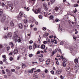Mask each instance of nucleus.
Segmentation results:
<instances>
[{
    "label": "nucleus",
    "mask_w": 79,
    "mask_h": 79,
    "mask_svg": "<svg viewBox=\"0 0 79 79\" xmlns=\"http://www.w3.org/2000/svg\"><path fill=\"white\" fill-rule=\"evenodd\" d=\"M24 15V13L22 11H20L19 13V15L17 16V18L19 20H21L23 17V15Z\"/></svg>",
    "instance_id": "obj_1"
},
{
    "label": "nucleus",
    "mask_w": 79,
    "mask_h": 79,
    "mask_svg": "<svg viewBox=\"0 0 79 79\" xmlns=\"http://www.w3.org/2000/svg\"><path fill=\"white\" fill-rule=\"evenodd\" d=\"M32 11L34 12L35 14H38V13H40V8H39L37 9H36L35 10H34V8H33L32 9Z\"/></svg>",
    "instance_id": "obj_2"
},
{
    "label": "nucleus",
    "mask_w": 79,
    "mask_h": 79,
    "mask_svg": "<svg viewBox=\"0 0 79 79\" xmlns=\"http://www.w3.org/2000/svg\"><path fill=\"white\" fill-rule=\"evenodd\" d=\"M1 21L2 23H4L5 19H6V15L5 14H3L1 17Z\"/></svg>",
    "instance_id": "obj_3"
},
{
    "label": "nucleus",
    "mask_w": 79,
    "mask_h": 79,
    "mask_svg": "<svg viewBox=\"0 0 79 79\" xmlns=\"http://www.w3.org/2000/svg\"><path fill=\"white\" fill-rule=\"evenodd\" d=\"M55 10L56 11H58L59 12L58 13L60 14H62V13H63V10H61L60 8H58L57 7H56L55 8Z\"/></svg>",
    "instance_id": "obj_4"
},
{
    "label": "nucleus",
    "mask_w": 79,
    "mask_h": 79,
    "mask_svg": "<svg viewBox=\"0 0 79 79\" xmlns=\"http://www.w3.org/2000/svg\"><path fill=\"white\" fill-rule=\"evenodd\" d=\"M2 57L3 58V61L5 62L6 61V55H3L2 56Z\"/></svg>",
    "instance_id": "obj_5"
},
{
    "label": "nucleus",
    "mask_w": 79,
    "mask_h": 79,
    "mask_svg": "<svg viewBox=\"0 0 79 79\" xmlns=\"http://www.w3.org/2000/svg\"><path fill=\"white\" fill-rule=\"evenodd\" d=\"M17 42L18 43H21V39L20 37H19L18 36H17Z\"/></svg>",
    "instance_id": "obj_6"
},
{
    "label": "nucleus",
    "mask_w": 79,
    "mask_h": 79,
    "mask_svg": "<svg viewBox=\"0 0 79 79\" xmlns=\"http://www.w3.org/2000/svg\"><path fill=\"white\" fill-rule=\"evenodd\" d=\"M48 34H49L48 33H46L43 35V37L45 38H48Z\"/></svg>",
    "instance_id": "obj_7"
},
{
    "label": "nucleus",
    "mask_w": 79,
    "mask_h": 79,
    "mask_svg": "<svg viewBox=\"0 0 79 79\" xmlns=\"http://www.w3.org/2000/svg\"><path fill=\"white\" fill-rule=\"evenodd\" d=\"M57 51H58V48L56 49L54 51H53L52 53V56L54 55H55V53L57 52Z\"/></svg>",
    "instance_id": "obj_8"
},
{
    "label": "nucleus",
    "mask_w": 79,
    "mask_h": 79,
    "mask_svg": "<svg viewBox=\"0 0 79 79\" xmlns=\"http://www.w3.org/2000/svg\"><path fill=\"white\" fill-rule=\"evenodd\" d=\"M51 40L52 43H54L55 44H57V42L56 41V40H55L54 39H52Z\"/></svg>",
    "instance_id": "obj_9"
},
{
    "label": "nucleus",
    "mask_w": 79,
    "mask_h": 79,
    "mask_svg": "<svg viewBox=\"0 0 79 79\" xmlns=\"http://www.w3.org/2000/svg\"><path fill=\"white\" fill-rule=\"evenodd\" d=\"M62 72V70H58L56 71V73L57 74H60Z\"/></svg>",
    "instance_id": "obj_10"
},
{
    "label": "nucleus",
    "mask_w": 79,
    "mask_h": 79,
    "mask_svg": "<svg viewBox=\"0 0 79 79\" xmlns=\"http://www.w3.org/2000/svg\"><path fill=\"white\" fill-rule=\"evenodd\" d=\"M18 49H15L13 53L14 54H16V53H18Z\"/></svg>",
    "instance_id": "obj_11"
},
{
    "label": "nucleus",
    "mask_w": 79,
    "mask_h": 79,
    "mask_svg": "<svg viewBox=\"0 0 79 79\" xmlns=\"http://www.w3.org/2000/svg\"><path fill=\"white\" fill-rule=\"evenodd\" d=\"M66 70L67 72H70L71 71V69L70 67H67Z\"/></svg>",
    "instance_id": "obj_12"
},
{
    "label": "nucleus",
    "mask_w": 79,
    "mask_h": 79,
    "mask_svg": "<svg viewBox=\"0 0 79 79\" xmlns=\"http://www.w3.org/2000/svg\"><path fill=\"white\" fill-rule=\"evenodd\" d=\"M59 27L58 28V31L59 32H61V31H63V29H62V28H60V25H59Z\"/></svg>",
    "instance_id": "obj_13"
},
{
    "label": "nucleus",
    "mask_w": 79,
    "mask_h": 79,
    "mask_svg": "<svg viewBox=\"0 0 79 79\" xmlns=\"http://www.w3.org/2000/svg\"><path fill=\"white\" fill-rule=\"evenodd\" d=\"M13 39L15 40V42H16L17 41V36L14 37L13 38Z\"/></svg>",
    "instance_id": "obj_14"
},
{
    "label": "nucleus",
    "mask_w": 79,
    "mask_h": 79,
    "mask_svg": "<svg viewBox=\"0 0 79 79\" xmlns=\"http://www.w3.org/2000/svg\"><path fill=\"white\" fill-rule=\"evenodd\" d=\"M7 36L8 37H12V34L11 32L7 34Z\"/></svg>",
    "instance_id": "obj_15"
},
{
    "label": "nucleus",
    "mask_w": 79,
    "mask_h": 79,
    "mask_svg": "<svg viewBox=\"0 0 79 79\" xmlns=\"http://www.w3.org/2000/svg\"><path fill=\"white\" fill-rule=\"evenodd\" d=\"M53 18H54V17L53 15H51L49 17V19L50 20H51V19L53 20Z\"/></svg>",
    "instance_id": "obj_16"
},
{
    "label": "nucleus",
    "mask_w": 79,
    "mask_h": 79,
    "mask_svg": "<svg viewBox=\"0 0 79 79\" xmlns=\"http://www.w3.org/2000/svg\"><path fill=\"white\" fill-rule=\"evenodd\" d=\"M19 27L20 29H23V24L21 23H20L19 24Z\"/></svg>",
    "instance_id": "obj_17"
},
{
    "label": "nucleus",
    "mask_w": 79,
    "mask_h": 79,
    "mask_svg": "<svg viewBox=\"0 0 79 79\" xmlns=\"http://www.w3.org/2000/svg\"><path fill=\"white\" fill-rule=\"evenodd\" d=\"M45 48V46L44 44H42L41 45V48L42 49H44Z\"/></svg>",
    "instance_id": "obj_18"
},
{
    "label": "nucleus",
    "mask_w": 79,
    "mask_h": 79,
    "mask_svg": "<svg viewBox=\"0 0 79 79\" xmlns=\"http://www.w3.org/2000/svg\"><path fill=\"white\" fill-rule=\"evenodd\" d=\"M7 5L10 7H12L13 6V4L10 3L9 2H8L7 4Z\"/></svg>",
    "instance_id": "obj_19"
},
{
    "label": "nucleus",
    "mask_w": 79,
    "mask_h": 79,
    "mask_svg": "<svg viewBox=\"0 0 79 79\" xmlns=\"http://www.w3.org/2000/svg\"><path fill=\"white\" fill-rule=\"evenodd\" d=\"M3 14V10L2 9H0V17H1L2 15Z\"/></svg>",
    "instance_id": "obj_20"
},
{
    "label": "nucleus",
    "mask_w": 79,
    "mask_h": 79,
    "mask_svg": "<svg viewBox=\"0 0 79 79\" xmlns=\"http://www.w3.org/2000/svg\"><path fill=\"white\" fill-rule=\"evenodd\" d=\"M39 61L40 62H42L44 60V59H42V58H39Z\"/></svg>",
    "instance_id": "obj_21"
},
{
    "label": "nucleus",
    "mask_w": 79,
    "mask_h": 79,
    "mask_svg": "<svg viewBox=\"0 0 79 79\" xmlns=\"http://www.w3.org/2000/svg\"><path fill=\"white\" fill-rule=\"evenodd\" d=\"M74 62L75 63H76V64L78 63V59H77V58L75 59Z\"/></svg>",
    "instance_id": "obj_22"
},
{
    "label": "nucleus",
    "mask_w": 79,
    "mask_h": 79,
    "mask_svg": "<svg viewBox=\"0 0 79 79\" xmlns=\"http://www.w3.org/2000/svg\"><path fill=\"white\" fill-rule=\"evenodd\" d=\"M11 72L10 71H9L7 73V74L9 76H10L11 75Z\"/></svg>",
    "instance_id": "obj_23"
},
{
    "label": "nucleus",
    "mask_w": 79,
    "mask_h": 79,
    "mask_svg": "<svg viewBox=\"0 0 79 79\" xmlns=\"http://www.w3.org/2000/svg\"><path fill=\"white\" fill-rule=\"evenodd\" d=\"M33 47L34 48H37V44H36V43H34V44L33 45Z\"/></svg>",
    "instance_id": "obj_24"
},
{
    "label": "nucleus",
    "mask_w": 79,
    "mask_h": 79,
    "mask_svg": "<svg viewBox=\"0 0 79 79\" xmlns=\"http://www.w3.org/2000/svg\"><path fill=\"white\" fill-rule=\"evenodd\" d=\"M64 18H65V19H68V18H69V17L68 16V15H65L64 16Z\"/></svg>",
    "instance_id": "obj_25"
},
{
    "label": "nucleus",
    "mask_w": 79,
    "mask_h": 79,
    "mask_svg": "<svg viewBox=\"0 0 79 79\" xmlns=\"http://www.w3.org/2000/svg\"><path fill=\"white\" fill-rule=\"evenodd\" d=\"M49 63H50V60H47L46 62V64H47V65H48V64H49Z\"/></svg>",
    "instance_id": "obj_26"
},
{
    "label": "nucleus",
    "mask_w": 79,
    "mask_h": 79,
    "mask_svg": "<svg viewBox=\"0 0 79 79\" xmlns=\"http://www.w3.org/2000/svg\"><path fill=\"white\" fill-rule=\"evenodd\" d=\"M30 21L31 23H34V22H35V19H33L31 20Z\"/></svg>",
    "instance_id": "obj_27"
},
{
    "label": "nucleus",
    "mask_w": 79,
    "mask_h": 79,
    "mask_svg": "<svg viewBox=\"0 0 79 79\" xmlns=\"http://www.w3.org/2000/svg\"><path fill=\"white\" fill-rule=\"evenodd\" d=\"M55 0H51V4L53 5L54 3H55Z\"/></svg>",
    "instance_id": "obj_28"
},
{
    "label": "nucleus",
    "mask_w": 79,
    "mask_h": 79,
    "mask_svg": "<svg viewBox=\"0 0 79 79\" xmlns=\"http://www.w3.org/2000/svg\"><path fill=\"white\" fill-rule=\"evenodd\" d=\"M10 26L12 27L14 26V23H13V22H11L10 23Z\"/></svg>",
    "instance_id": "obj_29"
},
{
    "label": "nucleus",
    "mask_w": 79,
    "mask_h": 79,
    "mask_svg": "<svg viewBox=\"0 0 79 79\" xmlns=\"http://www.w3.org/2000/svg\"><path fill=\"white\" fill-rule=\"evenodd\" d=\"M43 6L44 7V8H46L47 7V4L45 3H44L43 4Z\"/></svg>",
    "instance_id": "obj_30"
},
{
    "label": "nucleus",
    "mask_w": 79,
    "mask_h": 79,
    "mask_svg": "<svg viewBox=\"0 0 79 79\" xmlns=\"http://www.w3.org/2000/svg\"><path fill=\"white\" fill-rule=\"evenodd\" d=\"M62 61H63L64 62H66V61H67V60L66 59V58H64L63 60H62Z\"/></svg>",
    "instance_id": "obj_31"
},
{
    "label": "nucleus",
    "mask_w": 79,
    "mask_h": 79,
    "mask_svg": "<svg viewBox=\"0 0 79 79\" xmlns=\"http://www.w3.org/2000/svg\"><path fill=\"white\" fill-rule=\"evenodd\" d=\"M37 72L40 73V69H38L37 70V71L36 70V71H35V73H37Z\"/></svg>",
    "instance_id": "obj_32"
},
{
    "label": "nucleus",
    "mask_w": 79,
    "mask_h": 79,
    "mask_svg": "<svg viewBox=\"0 0 79 79\" xmlns=\"http://www.w3.org/2000/svg\"><path fill=\"white\" fill-rule=\"evenodd\" d=\"M44 8V10L46 11H48V8H47V7H45Z\"/></svg>",
    "instance_id": "obj_33"
},
{
    "label": "nucleus",
    "mask_w": 79,
    "mask_h": 79,
    "mask_svg": "<svg viewBox=\"0 0 79 79\" xmlns=\"http://www.w3.org/2000/svg\"><path fill=\"white\" fill-rule=\"evenodd\" d=\"M64 44V42L63 41H62L60 43V45H63Z\"/></svg>",
    "instance_id": "obj_34"
},
{
    "label": "nucleus",
    "mask_w": 79,
    "mask_h": 79,
    "mask_svg": "<svg viewBox=\"0 0 79 79\" xmlns=\"http://www.w3.org/2000/svg\"><path fill=\"white\" fill-rule=\"evenodd\" d=\"M27 23V20L26 19H25L24 20V23L26 24Z\"/></svg>",
    "instance_id": "obj_35"
},
{
    "label": "nucleus",
    "mask_w": 79,
    "mask_h": 79,
    "mask_svg": "<svg viewBox=\"0 0 79 79\" xmlns=\"http://www.w3.org/2000/svg\"><path fill=\"white\" fill-rule=\"evenodd\" d=\"M15 35L14 37H15V36H18L17 35V32H15L14 33Z\"/></svg>",
    "instance_id": "obj_36"
},
{
    "label": "nucleus",
    "mask_w": 79,
    "mask_h": 79,
    "mask_svg": "<svg viewBox=\"0 0 79 79\" xmlns=\"http://www.w3.org/2000/svg\"><path fill=\"white\" fill-rule=\"evenodd\" d=\"M48 43H50V40L49 39H47Z\"/></svg>",
    "instance_id": "obj_37"
},
{
    "label": "nucleus",
    "mask_w": 79,
    "mask_h": 79,
    "mask_svg": "<svg viewBox=\"0 0 79 79\" xmlns=\"http://www.w3.org/2000/svg\"><path fill=\"white\" fill-rule=\"evenodd\" d=\"M74 7H77L78 6V4H75L74 5Z\"/></svg>",
    "instance_id": "obj_38"
},
{
    "label": "nucleus",
    "mask_w": 79,
    "mask_h": 79,
    "mask_svg": "<svg viewBox=\"0 0 79 79\" xmlns=\"http://www.w3.org/2000/svg\"><path fill=\"white\" fill-rule=\"evenodd\" d=\"M22 68H25V67H26V65L24 64H23L22 65Z\"/></svg>",
    "instance_id": "obj_39"
},
{
    "label": "nucleus",
    "mask_w": 79,
    "mask_h": 79,
    "mask_svg": "<svg viewBox=\"0 0 79 79\" xmlns=\"http://www.w3.org/2000/svg\"><path fill=\"white\" fill-rule=\"evenodd\" d=\"M60 19H55V21L56 22H58V21H60Z\"/></svg>",
    "instance_id": "obj_40"
},
{
    "label": "nucleus",
    "mask_w": 79,
    "mask_h": 79,
    "mask_svg": "<svg viewBox=\"0 0 79 79\" xmlns=\"http://www.w3.org/2000/svg\"><path fill=\"white\" fill-rule=\"evenodd\" d=\"M38 17L40 19H42V18L43 17L42 15H39Z\"/></svg>",
    "instance_id": "obj_41"
},
{
    "label": "nucleus",
    "mask_w": 79,
    "mask_h": 79,
    "mask_svg": "<svg viewBox=\"0 0 79 79\" xmlns=\"http://www.w3.org/2000/svg\"><path fill=\"white\" fill-rule=\"evenodd\" d=\"M60 78L61 79H64V77L62 75H61L60 76Z\"/></svg>",
    "instance_id": "obj_42"
},
{
    "label": "nucleus",
    "mask_w": 79,
    "mask_h": 79,
    "mask_svg": "<svg viewBox=\"0 0 79 79\" xmlns=\"http://www.w3.org/2000/svg\"><path fill=\"white\" fill-rule=\"evenodd\" d=\"M77 9L76 8H75V10L73 11V12L74 13H76V12H77Z\"/></svg>",
    "instance_id": "obj_43"
},
{
    "label": "nucleus",
    "mask_w": 79,
    "mask_h": 79,
    "mask_svg": "<svg viewBox=\"0 0 79 79\" xmlns=\"http://www.w3.org/2000/svg\"><path fill=\"white\" fill-rule=\"evenodd\" d=\"M33 77H34L35 79H38V77H37V75H35V76H34Z\"/></svg>",
    "instance_id": "obj_44"
},
{
    "label": "nucleus",
    "mask_w": 79,
    "mask_h": 79,
    "mask_svg": "<svg viewBox=\"0 0 79 79\" xmlns=\"http://www.w3.org/2000/svg\"><path fill=\"white\" fill-rule=\"evenodd\" d=\"M50 72H51V73L52 74H53V75L54 74V71H53V70H52Z\"/></svg>",
    "instance_id": "obj_45"
},
{
    "label": "nucleus",
    "mask_w": 79,
    "mask_h": 79,
    "mask_svg": "<svg viewBox=\"0 0 79 79\" xmlns=\"http://www.w3.org/2000/svg\"><path fill=\"white\" fill-rule=\"evenodd\" d=\"M45 76V74H42V77H43V78H44Z\"/></svg>",
    "instance_id": "obj_46"
},
{
    "label": "nucleus",
    "mask_w": 79,
    "mask_h": 79,
    "mask_svg": "<svg viewBox=\"0 0 79 79\" xmlns=\"http://www.w3.org/2000/svg\"><path fill=\"white\" fill-rule=\"evenodd\" d=\"M44 72L45 73H48V70L46 69L45 70H44Z\"/></svg>",
    "instance_id": "obj_47"
},
{
    "label": "nucleus",
    "mask_w": 79,
    "mask_h": 79,
    "mask_svg": "<svg viewBox=\"0 0 79 79\" xmlns=\"http://www.w3.org/2000/svg\"><path fill=\"white\" fill-rule=\"evenodd\" d=\"M2 6H3H3H5V4H4V3H2Z\"/></svg>",
    "instance_id": "obj_48"
},
{
    "label": "nucleus",
    "mask_w": 79,
    "mask_h": 79,
    "mask_svg": "<svg viewBox=\"0 0 79 79\" xmlns=\"http://www.w3.org/2000/svg\"><path fill=\"white\" fill-rule=\"evenodd\" d=\"M56 62L57 64L58 65V64H58V60L57 59V60H56Z\"/></svg>",
    "instance_id": "obj_49"
},
{
    "label": "nucleus",
    "mask_w": 79,
    "mask_h": 79,
    "mask_svg": "<svg viewBox=\"0 0 79 79\" xmlns=\"http://www.w3.org/2000/svg\"><path fill=\"white\" fill-rule=\"evenodd\" d=\"M29 48L30 50H31V49H32V46H29Z\"/></svg>",
    "instance_id": "obj_50"
},
{
    "label": "nucleus",
    "mask_w": 79,
    "mask_h": 79,
    "mask_svg": "<svg viewBox=\"0 0 79 79\" xmlns=\"http://www.w3.org/2000/svg\"><path fill=\"white\" fill-rule=\"evenodd\" d=\"M32 56H33V55L32 54H30L29 55V56L30 58H31V57H32Z\"/></svg>",
    "instance_id": "obj_51"
},
{
    "label": "nucleus",
    "mask_w": 79,
    "mask_h": 79,
    "mask_svg": "<svg viewBox=\"0 0 79 79\" xmlns=\"http://www.w3.org/2000/svg\"><path fill=\"white\" fill-rule=\"evenodd\" d=\"M63 66H64V67H65V66H66V64H65V63L64 62H63Z\"/></svg>",
    "instance_id": "obj_52"
},
{
    "label": "nucleus",
    "mask_w": 79,
    "mask_h": 79,
    "mask_svg": "<svg viewBox=\"0 0 79 79\" xmlns=\"http://www.w3.org/2000/svg\"><path fill=\"white\" fill-rule=\"evenodd\" d=\"M60 58H61V59H62V60H63V59H64V57H63V56H60Z\"/></svg>",
    "instance_id": "obj_53"
},
{
    "label": "nucleus",
    "mask_w": 79,
    "mask_h": 79,
    "mask_svg": "<svg viewBox=\"0 0 79 79\" xmlns=\"http://www.w3.org/2000/svg\"><path fill=\"white\" fill-rule=\"evenodd\" d=\"M43 43L44 44H47V41H44L43 42Z\"/></svg>",
    "instance_id": "obj_54"
},
{
    "label": "nucleus",
    "mask_w": 79,
    "mask_h": 79,
    "mask_svg": "<svg viewBox=\"0 0 79 79\" xmlns=\"http://www.w3.org/2000/svg\"><path fill=\"white\" fill-rule=\"evenodd\" d=\"M9 60L10 61H12L13 60V57H10L9 58Z\"/></svg>",
    "instance_id": "obj_55"
},
{
    "label": "nucleus",
    "mask_w": 79,
    "mask_h": 79,
    "mask_svg": "<svg viewBox=\"0 0 79 79\" xmlns=\"http://www.w3.org/2000/svg\"><path fill=\"white\" fill-rule=\"evenodd\" d=\"M29 42V44H32V43H33V41L31 40Z\"/></svg>",
    "instance_id": "obj_56"
},
{
    "label": "nucleus",
    "mask_w": 79,
    "mask_h": 79,
    "mask_svg": "<svg viewBox=\"0 0 79 79\" xmlns=\"http://www.w3.org/2000/svg\"><path fill=\"white\" fill-rule=\"evenodd\" d=\"M20 40H21V41H24V40L23 39V37H21Z\"/></svg>",
    "instance_id": "obj_57"
},
{
    "label": "nucleus",
    "mask_w": 79,
    "mask_h": 79,
    "mask_svg": "<svg viewBox=\"0 0 79 79\" xmlns=\"http://www.w3.org/2000/svg\"><path fill=\"white\" fill-rule=\"evenodd\" d=\"M43 30L44 31H46V27H43Z\"/></svg>",
    "instance_id": "obj_58"
},
{
    "label": "nucleus",
    "mask_w": 79,
    "mask_h": 79,
    "mask_svg": "<svg viewBox=\"0 0 79 79\" xmlns=\"http://www.w3.org/2000/svg\"><path fill=\"white\" fill-rule=\"evenodd\" d=\"M11 71L12 72H15V69H11Z\"/></svg>",
    "instance_id": "obj_59"
},
{
    "label": "nucleus",
    "mask_w": 79,
    "mask_h": 79,
    "mask_svg": "<svg viewBox=\"0 0 79 79\" xmlns=\"http://www.w3.org/2000/svg\"><path fill=\"white\" fill-rule=\"evenodd\" d=\"M7 77H7V75H4V78H5V79H7Z\"/></svg>",
    "instance_id": "obj_60"
},
{
    "label": "nucleus",
    "mask_w": 79,
    "mask_h": 79,
    "mask_svg": "<svg viewBox=\"0 0 79 79\" xmlns=\"http://www.w3.org/2000/svg\"><path fill=\"white\" fill-rule=\"evenodd\" d=\"M40 52L39 51H38L37 53V55H39V54H40Z\"/></svg>",
    "instance_id": "obj_61"
},
{
    "label": "nucleus",
    "mask_w": 79,
    "mask_h": 79,
    "mask_svg": "<svg viewBox=\"0 0 79 79\" xmlns=\"http://www.w3.org/2000/svg\"><path fill=\"white\" fill-rule=\"evenodd\" d=\"M36 47L37 48H40V45H36Z\"/></svg>",
    "instance_id": "obj_62"
},
{
    "label": "nucleus",
    "mask_w": 79,
    "mask_h": 79,
    "mask_svg": "<svg viewBox=\"0 0 79 79\" xmlns=\"http://www.w3.org/2000/svg\"><path fill=\"white\" fill-rule=\"evenodd\" d=\"M33 70H32V69H31L30 71V73L32 74V73H33Z\"/></svg>",
    "instance_id": "obj_63"
},
{
    "label": "nucleus",
    "mask_w": 79,
    "mask_h": 79,
    "mask_svg": "<svg viewBox=\"0 0 79 79\" xmlns=\"http://www.w3.org/2000/svg\"><path fill=\"white\" fill-rule=\"evenodd\" d=\"M29 10V7H27V11H28Z\"/></svg>",
    "instance_id": "obj_64"
}]
</instances>
